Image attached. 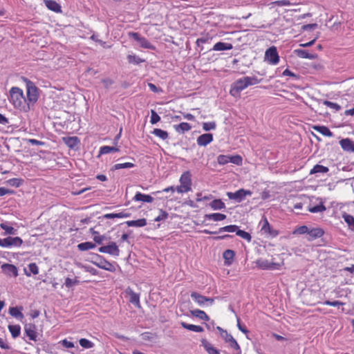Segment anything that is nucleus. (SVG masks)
Listing matches in <instances>:
<instances>
[{"instance_id": "4c0bfd02", "label": "nucleus", "mask_w": 354, "mask_h": 354, "mask_svg": "<svg viewBox=\"0 0 354 354\" xmlns=\"http://www.w3.org/2000/svg\"><path fill=\"white\" fill-rule=\"evenodd\" d=\"M80 141L79 138L76 136L74 137H68L65 141V143L67 146L71 149H74L78 146Z\"/></svg>"}, {"instance_id": "a878e982", "label": "nucleus", "mask_w": 354, "mask_h": 354, "mask_svg": "<svg viewBox=\"0 0 354 354\" xmlns=\"http://www.w3.org/2000/svg\"><path fill=\"white\" fill-rule=\"evenodd\" d=\"M313 129L318 131L323 136H327V137H333V133L329 129L328 127L326 126H321V125H316L313 126Z\"/></svg>"}, {"instance_id": "f704fd0d", "label": "nucleus", "mask_w": 354, "mask_h": 354, "mask_svg": "<svg viewBox=\"0 0 354 354\" xmlns=\"http://www.w3.org/2000/svg\"><path fill=\"white\" fill-rule=\"evenodd\" d=\"M193 316L198 317L202 320L209 321V317L203 311L199 309H196L191 311Z\"/></svg>"}, {"instance_id": "49530a36", "label": "nucleus", "mask_w": 354, "mask_h": 354, "mask_svg": "<svg viewBox=\"0 0 354 354\" xmlns=\"http://www.w3.org/2000/svg\"><path fill=\"white\" fill-rule=\"evenodd\" d=\"M79 343L84 348H91L94 346V344L92 342L85 338L80 339Z\"/></svg>"}, {"instance_id": "79ce46f5", "label": "nucleus", "mask_w": 354, "mask_h": 354, "mask_svg": "<svg viewBox=\"0 0 354 354\" xmlns=\"http://www.w3.org/2000/svg\"><path fill=\"white\" fill-rule=\"evenodd\" d=\"M329 171V169L327 167L321 165H315L313 168L310 170V174H314L317 173H327Z\"/></svg>"}, {"instance_id": "39448f33", "label": "nucleus", "mask_w": 354, "mask_h": 354, "mask_svg": "<svg viewBox=\"0 0 354 354\" xmlns=\"http://www.w3.org/2000/svg\"><path fill=\"white\" fill-rule=\"evenodd\" d=\"M129 37L136 41L140 47L146 49L155 50L156 47L151 44L145 37H142L140 33L136 32H129Z\"/></svg>"}, {"instance_id": "20e7f679", "label": "nucleus", "mask_w": 354, "mask_h": 354, "mask_svg": "<svg viewBox=\"0 0 354 354\" xmlns=\"http://www.w3.org/2000/svg\"><path fill=\"white\" fill-rule=\"evenodd\" d=\"M91 263L97 267L109 271L115 272V268L114 265L105 259V258L98 254H92Z\"/></svg>"}, {"instance_id": "aec40b11", "label": "nucleus", "mask_w": 354, "mask_h": 354, "mask_svg": "<svg viewBox=\"0 0 354 354\" xmlns=\"http://www.w3.org/2000/svg\"><path fill=\"white\" fill-rule=\"evenodd\" d=\"M201 344L208 354H220L219 350L214 348L207 339H203Z\"/></svg>"}, {"instance_id": "13d9d810", "label": "nucleus", "mask_w": 354, "mask_h": 354, "mask_svg": "<svg viewBox=\"0 0 354 354\" xmlns=\"http://www.w3.org/2000/svg\"><path fill=\"white\" fill-rule=\"evenodd\" d=\"M323 104L324 105H326L327 106L331 108V109H335V111H339L341 109V106L339 105L337 103H335V102H330V101H328V100H324Z\"/></svg>"}, {"instance_id": "f03ea898", "label": "nucleus", "mask_w": 354, "mask_h": 354, "mask_svg": "<svg viewBox=\"0 0 354 354\" xmlns=\"http://www.w3.org/2000/svg\"><path fill=\"white\" fill-rule=\"evenodd\" d=\"M9 100L14 107L23 112H28L27 102L24 95L22 89L19 87L13 86L9 91Z\"/></svg>"}, {"instance_id": "6ab92c4d", "label": "nucleus", "mask_w": 354, "mask_h": 354, "mask_svg": "<svg viewBox=\"0 0 354 354\" xmlns=\"http://www.w3.org/2000/svg\"><path fill=\"white\" fill-rule=\"evenodd\" d=\"M235 252L232 250L227 249L223 253V258L224 259V263L225 266H230L234 259Z\"/></svg>"}, {"instance_id": "bf43d9fd", "label": "nucleus", "mask_w": 354, "mask_h": 354, "mask_svg": "<svg viewBox=\"0 0 354 354\" xmlns=\"http://www.w3.org/2000/svg\"><path fill=\"white\" fill-rule=\"evenodd\" d=\"M151 115L150 122L152 124H155L160 120V117L158 115V114L154 110H151Z\"/></svg>"}, {"instance_id": "864d4df0", "label": "nucleus", "mask_w": 354, "mask_h": 354, "mask_svg": "<svg viewBox=\"0 0 354 354\" xmlns=\"http://www.w3.org/2000/svg\"><path fill=\"white\" fill-rule=\"evenodd\" d=\"M24 180L21 178H11L10 180H8V183L12 186V187H20L22 183H23Z\"/></svg>"}, {"instance_id": "338daca9", "label": "nucleus", "mask_w": 354, "mask_h": 354, "mask_svg": "<svg viewBox=\"0 0 354 354\" xmlns=\"http://www.w3.org/2000/svg\"><path fill=\"white\" fill-rule=\"evenodd\" d=\"M237 327L238 328L243 332L245 334H247L249 330L247 329V328L241 324V320L239 317H237Z\"/></svg>"}, {"instance_id": "6e6d98bb", "label": "nucleus", "mask_w": 354, "mask_h": 354, "mask_svg": "<svg viewBox=\"0 0 354 354\" xmlns=\"http://www.w3.org/2000/svg\"><path fill=\"white\" fill-rule=\"evenodd\" d=\"M168 216H169V214L166 211H165L163 209H160V214L158 216H156L154 218V221L159 222V221H164V220L167 219L168 218Z\"/></svg>"}, {"instance_id": "423d86ee", "label": "nucleus", "mask_w": 354, "mask_h": 354, "mask_svg": "<svg viewBox=\"0 0 354 354\" xmlns=\"http://www.w3.org/2000/svg\"><path fill=\"white\" fill-rule=\"evenodd\" d=\"M265 60L268 62L269 64L276 65L279 62V56L277 52V47L272 46L268 48L265 52Z\"/></svg>"}, {"instance_id": "4be33fe9", "label": "nucleus", "mask_w": 354, "mask_h": 354, "mask_svg": "<svg viewBox=\"0 0 354 354\" xmlns=\"http://www.w3.org/2000/svg\"><path fill=\"white\" fill-rule=\"evenodd\" d=\"M232 48L233 46L232 44L219 41L214 45L212 50L215 51H222L232 50Z\"/></svg>"}, {"instance_id": "9d476101", "label": "nucleus", "mask_w": 354, "mask_h": 354, "mask_svg": "<svg viewBox=\"0 0 354 354\" xmlns=\"http://www.w3.org/2000/svg\"><path fill=\"white\" fill-rule=\"evenodd\" d=\"M239 228V226H237L236 225H226V226L220 227L218 231L212 232V231H209L208 230H203L202 231V232L205 234H219V233H221L223 232H236V233Z\"/></svg>"}, {"instance_id": "473e14b6", "label": "nucleus", "mask_w": 354, "mask_h": 354, "mask_svg": "<svg viewBox=\"0 0 354 354\" xmlns=\"http://www.w3.org/2000/svg\"><path fill=\"white\" fill-rule=\"evenodd\" d=\"M209 205L214 210H220L225 208V203L221 199L213 200L209 203Z\"/></svg>"}, {"instance_id": "dca6fc26", "label": "nucleus", "mask_w": 354, "mask_h": 354, "mask_svg": "<svg viewBox=\"0 0 354 354\" xmlns=\"http://www.w3.org/2000/svg\"><path fill=\"white\" fill-rule=\"evenodd\" d=\"M294 53L299 57L303 59H308L310 60L315 59L317 58L316 53H310L308 50L303 49H295Z\"/></svg>"}, {"instance_id": "c756f323", "label": "nucleus", "mask_w": 354, "mask_h": 354, "mask_svg": "<svg viewBox=\"0 0 354 354\" xmlns=\"http://www.w3.org/2000/svg\"><path fill=\"white\" fill-rule=\"evenodd\" d=\"M342 218L347 224L348 229L354 232V217L352 215L344 212L342 214Z\"/></svg>"}, {"instance_id": "c85d7f7f", "label": "nucleus", "mask_w": 354, "mask_h": 354, "mask_svg": "<svg viewBox=\"0 0 354 354\" xmlns=\"http://www.w3.org/2000/svg\"><path fill=\"white\" fill-rule=\"evenodd\" d=\"M8 328L14 339L18 337L21 334V326L18 324H10Z\"/></svg>"}, {"instance_id": "72a5a7b5", "label": "nucleus", "mask_w": 354, "mask_h": 354, "mask_svg": "<svg viewBox=\"0 0 354 354\" xmlns=\"http://www.w3.org/2000/svg\"><path fill=\"white\" fill-rule=\"evenodd\" d=\"M131 216L130 213H125V212H120V213H110V214H106L103 216V218L106 219H111V218H128Z\"/></svg>"}, {"instance_id": "ea45409f", "label": "nucleus", "mask_w": 354, "mask_h": 354, "mask_svg": "<svg viewBox=\"0 0 354 354\" xmlns=\"http://www.w3.org/2000/svg\"><path fill=\"white\" fill-rule=\"evenodd\" d=\"M77 248L80 251H86L91 249H93L96 247V244L92 242H84L77 245Z\"/></svg>"}, {"instance_id": "f8f14e48", "label": "nucleus", "mask_w": 354, "mask_h": 354, "mask_svg": "<svg viewBox=\"0 0 354 354\" xmlns=\"http://www.w3.org/2000/svg\"><path fill=\"white\" fill-rule=\"evenodd\" d=\"M2 272L7 276L17 277L18 276L17 268L10 263H3L1 266Z\"/></svg>"}, {"instance_id": "0e129e2a", "label": "nucleus", "mask_w": 354, "mask_h": 354, "mask_svg": "<svg viewBox=\"0 0 354 354\" xmlns=\"http://www.w3.org/2000/svg\"><path fill=\"white\" fill-rule=\"evenodd\" d=\"M209 40H210V38L208 36H204V37L198 38L196 43L198 46H200L201 44L207 43Z\"/></svg>"}, {"instance_id": "2f4dec72", "label": "nucleus", "mask_w": 354, "mask_h": 354, "mask_svg": "<svg viewBox=\"0 0 354 354\" xmlns=\"http://www.w3.org/2000/svg\"><path fill=\"white\" fill-rule=\"evenodd\" d=\"M28 270L24 268V273L26 276L30 277L31 274H37L39 273V268L35 263H30L28 266Z\"/></svg>"}, {"instance_id": "603ef678", "label": "nucleus", "mask_w": 354, "mask_h": 354, "mask_svg": "<svg viewBox=\"0 0 354 354\" xmlns=\"http://www.w3.org/2000/svg\"><path fill=\"white\" fill-rule=\"evenodd\" d=\"M309 227L306 225H302L300 227H297L293 231V234H308Z\"/></svg>"}, {"instance_id": "bb28decb", "label": "nucleus", "mask_w": 354, "mask_h": 354, "mask_svg": "<svg viewBox=\"0 0 354 354\" xmlns=\"http://www.w3.org/2000/svg\"><path fill=\"white\" fill-rule=\"evenodd\" d=\"M174 128L176 132L179 133H184L189 131L192 129V126L187 122H181L179 124L174 125Z\"/></svg>"}, {"instance_id": "b1692460", "label": "nucleus", "mask_w": 354, "mask_h": 354, "mask_svg": "<svg viewBox=\"0 0 354 354\" xmlns=\"http://www.w3.org/2000/svg\"><path fill=\"white\" fill-rule=\"evenodd\" d=\"M135 201H142L145 203H152L153 198L150 195L142 194L138 192L133 198Z\"/></svg>"}, {"instance_id": "5fc2aeb1", "label": "nucleus", "mask_w": 354, "mask_h": 354, "mask_svg": "<svg viewBox=\"0 0 354 354\" xmlns=\"http://www.w3.org/2000/svg\"><path fill=\"white\" fill-rule=\"evenodd\" d=\"M216 127V124L215 122H203V129L205 131H209L211 130H214Z\"/></svg>"}, {"instance_id": "8fccbe9b", "label": "nucleus", "mask_w": 354, "mask_h": 354, "mask_svg": "<svg viewBox=\"0 0 354 354\" xmlns=\"http://www.w3.org/2000/svg\"><path fill=\"white\" fill-rule=\"evenodd\" d=\"M228 343L230 346L236 351L235 354H241V347L234 338H233V339H231Z\"/></svg>"}, {"instance_id": "a211bd4d", "label": "nucleus", "mask_w": 354, "mask_h": 354, "mask_svg": "<svg viewBox=\"0 0 354 354\" xmlns=\"http://www.w3.org/2000/svg\"><path fill=\"white\" fill-rule=\"evenodd\" d=\"M339 145L344 151L354 152V142L350 138H343L339 141Z\"/></svg>"}, {"instance_id": "4d7b16f0", "label": "nucleus", "mask_w": 354, "mask_h": 354, "mask_svg": "<svg viewBox=\"0 0 354 354\" xmlns=\"http://www.w3.org/2000/svg\"><path fill=\"white\" fill-rule=\"evenodd\" d=\"M230 156L227 155H219L217 157V162L221 165H224L230 162Z\"/></svg>"}, {"instance_id": "a18cd8bd", "label": "nucleus", "mask_w": 354, "mask_h": 354, "mask_svg": "<svg viewBox=\"0 0 354 354\" xmlns=\"http://www.w3.org/2000/svg\"><path fill=\"white\" fill-rule=\"evenodd\" d=\"M151 133L163 140L167 139L169 137L168 133L160 129H154Z\"/></svg>"}, {"instance_id": "a19ab883", "label": "nucleus", "mask_w": 354, "mask_h": 354, "mask_svg": "<svg viewBox=\"0 0 354 354\" xmlns=\"http://www.w3.org/2000/svg\"><path fill=\"white\" fill-rule=\"evenodd\" d=\"M120 151L118 147H111V146H102L100 149V155L107 154L113 152H118Z\"/></svg>"}, {"instance_id": "1a4fd4ad", "label": "nucleus", "mask_w": 354, "mask_h": 354, "mask_svg": "<svg viewBox=\"0 0 354 354\" xmlns=\"http://www.w3.org/2000/svg\"><path fill=\"white\" fill-rule=\"evenodd\" d=\"M24 335L28 337L30 340L37 341V333L36 331V326L33 324H28L24 326Z\"/></svg>"}, {"instance_id": "412c9836", "label": "nucleus", "mask_w": 354, "mask_h": 354, "mask_svg": "<svg viewBox=\"0 0 354 354\" xmlns=\"http://www.w3.org/2000/svg\"><path fill=\"white\" fill-rule=\"evenodd\" d=\"M45 6L49 9L55 12H61L62 7L61 6L53 0H44Z\"/></svg>"}, {"instance_id": "4468645a", "label": "nucleus", "mask_w": 354, "mask_h": 354, "mask_svg": "<svg viewBox=\"0 0 354 354\" xmlns=\"http://www.w3.org/2000/svg\"><path fill=\"white\" fill-rule=\"evenodd\" d=\"M324 234V231L322 228L320 227H313L309 228L308 230V241H313L316 239L322 237Z\"/></svg>"}, {"instance_id": "f257e3e1", "label": "nucleus", "mask_w": 354, "mask_h": 354, "mask_svg": "<svg viewBox=\"0 0 354 354\" xmlns=\"http://www.w3.org/2000/svg\"><path fill=\"white\" fill-rule=\"evenodd\" d=\"M261 80H259L257 77L245 76L236 80L231 84L230 94L233 97L240 96L242 91L248 88L249 86L255 85L260 83Z\"/></svg>"}, {"instance_id": "680f3d73", "label": "nucleus", "mask_w": 354, "mask_h": 354, "mask_svg": "<svg viewBox=\"0 0 354 354\" xmlns=\"http://www.w3.org/2000/svg\"><path fill=\"white\" fill-rule=\"evenodd\" d=\"M271 228H272V227L270 226V223H268L267 218H264L261 230L264 233H268V231L270 230Z\"/></svg>"}, {"instance_id": "c03bdc74", "label": "nucleus", "mask_w": 354, "mask_h": 354, "mask_svg": "<svg viewBox=\"0 0 354 354\" xmlns=\"http://www.w3.org/2000/svg\"><path fill=\"white\" fill-rule=\"evenodd\" d=\"M256 266L257 268L262 270H270V261L266 259H259L256 261Z\"/></svg>"}, {"instance_id": "0eeeda50", "label": "nucleus", "mask_w": 354, "mask_h": 354, "mask_svg": "<svg viewBox=\"0 0 354 354\" xmlns=\"http://www.w3.org/2000/svg\"><path fill=\"white\" fill-rule=\"evenodd\" d=\"M252 192L250 190L240 189L235 192H227V196L230 200L240 203L245 199L246 196H251Z\"/></svg>"}, {"instance_id": "7ed1b4c3", "label": "nucleus", "mask_w": 354, "mask_h": 354, "mask_svg": "<svg viewBox=\"0 0 354 354\" xmlns=\"http://www.w3.org/2000/svg\"><path fill=\"white\" fill-rule=\"evenodd\" d=\"M26 87V102L29 111L33 109L35 104L39 97V89L34 82L27 78H24Z\"/></svg>"}, {"instance_id": "09e8293b", "label": "nucleus", "mask_w": 354, "mask_h": 354, "mask_svg": "<svg viewBox=\"0 0 354 354\" xmlns=\"http://www.w3.org/2000/svg\"><path fill=\"white\" fill-rule=\"evenodd\" d=\"M236 235L248 241V242L251 241L252 236L250 234L244 230H240L239 228L236 232Z\"/></svg>"}, {"instance_id": "7c9ffc66", "label": "nucleus", "mask_w": 354, "mask_h": 354, "mask_svg": "<svg viewBox=\"0 0 354 354\" xmlns=\"http://www.w3.org/2000/svg\"><path fill=\"white\" fill-rule=\"evenodd\" d=\"M126 224L129 227H144L147 225V220L145 218H140V219L133 220V221H127L126 222Z\"/></svg>"}, {"instance_id": "37998d69", "label": "nucleus", "mask_w": 354, "mask_h": 354, "mask_svg": "<svg viewBox=\"0 0 354 354\" xmlns=\"http://www.w3.org/2000/svg\"><path fill=\"white\" fill-rule=\"evenodd\" d=\"M127 60L129 64H132L134 65H138L140 63L145 62V59H142L136 55H129L127 56Z\"/></svg>"}, {"instance_id": "9b49d317", "label": "nucleus", "mask_w": 354, "mask_h": 354, "mask_svg": "<svg viewBox=\"0 0 354 354\" xmlns=\"http://www.w3.org/2000/svg\"><path fill=\"white\" fill-rule=\"evenodd\" d=\"M179 181L185 187V191H190L192 189V174L189 171L183 172Z\"/></svg>"}, {"instance_id": "774afa93", "label": "nucleus", "mask_w": 354, "mask_h": 354, "mask_svg": "<svg viewBox=\"0 0 354 354\" xmlns=\"http://www.w3.org/2000/svg\"><path fill=\"white\" fill-rule=\"evenodd\" d=\"M221 336L225 341V342L227 343L234 338L231 334L227 332V330H225L223 334H221Z\"/></svg>"}, {"instance_id": "de8ad7c7", "label": "nucleus", "mask_w": 354, "mask_h": 354, "mask_svg": "<svg viewBox=\"0 0 354 354\" xmlns=\"http://www.w3.org/2000/svg\"><path fill=\"white\" fill-rule=\"evenodd\" d=\"M80 283V281L75 277L74 279L67 277L65 279L64 285L67 288H71L73 286L78 285Z\"/></svg>"}, {"instance_id": "2eb2a0df", "label": "nucleus", "mask_w": 354, "mask_h": 354, "mask_svg": "<svg viewBox=\"0 0 354 354\" xmlns=\"http://www.w3.org/2000/svg\"><path fill=\"white\" fill-rule=\"evenodd\" d=\"M213 141V134L210 133H204L197 138L196 142L199 146H207Z\"/></svg>"}, {"instance_id": "5701e85b", "label": "nucleus", "mask_w": 354, "mask_h": 354, "mask_svg": "<svg viewBox=\"0 0 354 354\" xmlns=\"http://www.w3.org/2000/svg\"><path fill=\"white\" fill-rule=\"evenodd\" d=\"M191 297L201 306L205 305L206 301L207 300V297L202 295L196 292H192L191 293Z\"/></svg>"}, {"instance_id": "ddd939ff", "label": "nucleus", "mask_w": 354, "mask_h": 354, "mask_svg": "<svg viewBox=\"0 0 354 354\" xmlns=\"http://www.w3.org/2000/svg\"><path fill=\"white\" fill-rule=\"evenodd\" d=\"M24 308L21 306H15V307H10L8 310L9 314L17 319V320L22 322L24 319V315L22 313Z\"/></svg>"}, {"instance_id": "c9c22d12", "label": "nucleus", "mask_w": 354, "mask_h": 354, "mask_svg": "<svg viewBox=\"0 0 354 354\" xmlns=\"http://www.w3.org/2000/svg\"><path fill=\"white\" fill-rule=\"evenodd\" d=\"M8 239L9 248L12 246L20 247L23 243V240L19 236H8Z\"/></svg>"}, {"instance_id": "052dcab7", "label": "nucleus", "mask_w": 354, "mask_h": 354, "mask_svg": "<svg viewBox=\"0 0 354 354\" xmlns=\"http://www.w3.org/2000/svg\"><path fill=\"white\" fill-rule=\"evenodd\" d=\"M323 304L324 305H326V306H335V307H337V306H343L344 304L342 301H331L330 300H326L323 302Z\"/></svg>"}, {"instance_id": "f3484780", "label": "nucleus", "mask_w": 354, "mask_h": 354, "mask_svg": "<svg viewBox=\"0 0 354 354\" xmlns=\"http://www.w3.org/2000/svg\"><path fill=\"white\" fill-rule=\"evenodd\" d=\"M126 292L129 295V302L135 305L136 307L140 308V303L139 294L133 292V290L130 288L127 289Z\"/></svg>"}, {"instance_id": "3c124183", "label": "nucleus", "mask_w": 354, "mask_h": 354, "mask_svg": "<svg viewBox=\"0 0 354 354\" xmlns=\"http://www.w3.org/2000/svg\"><path fill=\"white\" fill-rule=\"evenodd\" d=\"M230 162H232L236 165H241L243 162V158L239 155L230 156Z\"/></svg>"}, {"instance_id": "e2e57ef3", "label": "nucleus", "mask_w": 354, "mask_h": 354, "mask_svg": "<svg viewBox=\"0 0 354 354\" xmlns=\"http://www.w3.org/2000/svg\"><path fill=\"white\" fill-rule=\"evenodd\" d=\"M80 266L81 268H84L86 272H90L93 275H96L97 274V270L93 267L84 266L82 265L81 263H80Z\"/></svg>"}, {"instance_id": "58836bf2", "label": "nucleus", "mask_w": 354, "mask_h": 354, "mask_svg": "<svg viewBox=\"0 0 354 354\" xmlns=\"http://www.w3.org/2000/svg\"><path fill=\"white\" fill-rule=\"evenodd\" d=\"M135 167V165L132 162H124L115 164L111 169V171H115L121 169H130Z\"/></svg>"}, {"instance_id": "e433bc0d", "label": "nucleus", "mask_w": 354, "mask_h": 354, "mask_svg": "<svg viewBox=\"0 0 354 354\" xmlns=\"http://www.w3.org/2000/svg\"><path fill=\"white\" fill-rule=\"evenodd\" d=\"M308 209L311 213H317V212H323L326 211V208L325 205H324V203L321 201L320 203L315 205L313 207H311L310 205L308 206Z\"/></svg>"}, {"instance_id": "393cba45", "label": "nucleus", "mask_w": 354, "mask_h": 354, "mask_svg": "<svg viewBox=\"0 0 354 354\" xmlns=\"http://www.w3.org/2000/svg\"><path fill=\"white\" fill-rule=\"evenodd\" d=\"M226 215L221 213H212L205 214L204 218L205 220L208 221H223L226 218Z\"/></svg>"}, {"instance_id": "6e6552de", "label": "nucleus", "mask_w": 354, "mask_h": 354, "mask_svg": "<svg viewBox=\"0 0 354 354\" xmlns=\"http://www.w3.org/2000/svg\"><path fill=\"white\" fill-rule=\"evenodd\" d=\"M98 251L102 253H106L113 256H119L120 250L115 242H111L107 245H103L98 248Z\"/></svg>"}, {"instance_id": "cd10ccee", "label": "nucleus", "mask_w": 354, "mask_h": 354, "mask_svg": "<svg viewBox=\"0 0 354 354\" xmlns=\"http://www.w3.org/2000/svg\"><path fill=\"white\" fill-rule=\"evenodd\" d=\"M0 227L5 230L3 235L12 234L16 235L17 234V230L14 227L9 226L7 222H3L0 224Z\"/></svg>"}, {"instance_id": "69168bd1", "label": "nucleus", "mask_w": 354, "mask_h": 354, "mask_svg": "<svg viewBox=\"0 0 354 354\" xmlns=\"http://www.w3.org/2000/svg\"><path fill=\"white\" fill-rule=\"evenodd\" d=\"M14 193V190L9 189L5 187H0V196H5L6 194H12Z\"/></svg>"}]
</instances>
